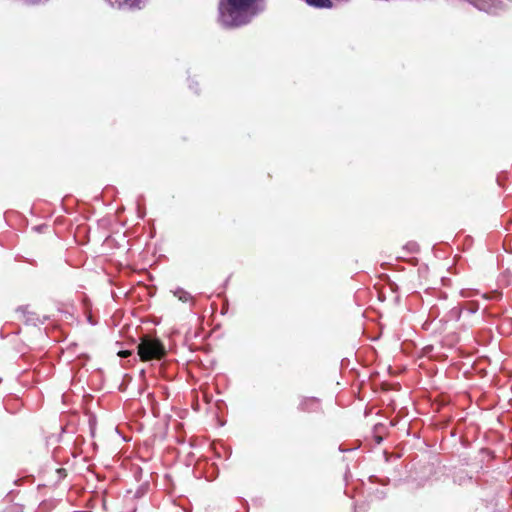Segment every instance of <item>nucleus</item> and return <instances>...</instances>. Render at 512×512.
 Masks as SVG:
<instances>
[{
	"label": "nucleus",
	"instance_id": "6",
	"mask_svg": "<svg viewBox=\"0 0 512 512\" xmlns=\"http://www.w3.org/2000/svg\"><path fill=\"white\" fill-rule=\"evenodd\" d=\"M131 351L129 350H122L120 352H118V355L122 358H126V357H129L131 355Z\"/></svg>",
	"mask_w": 512,
	"mask_h": 512
},
{
	"label": "nucleus",
	"instance_id": "3",
	"mask_svg": "<svg viewBox=\"0 0 512 512\" xmlns=\"http://www.w3.org/2000/svg\"><path fill=\"white\" fill-rule=\"evenodd\" d=\"M320 407V400L316 397H304L298 405L300 411L307 413L317 412Z\"/></svg>",
	"mask_w": 512,
	"mask_h": 512
},
{
	"label": "nucleus",
	"instance_id": "5",
	"mask_svg": "<svg viewBox=\"0 0 512 512\" xmlns=\"http://www.w3.org/2000/svg\"><path fill=\"white\" fill-rule=\"evenodd\" d=\"M307 4L316 8H331L333 3L331 0H305Z\"/></svg>",
	"mask_w": 512,
	"mask_h": 512
},
{
	"label": "nucleus",
	"instance_id": "2",
	"mask_svg": "<svg viewBox=\"0 0 512 512\" xmlns=\"http://www.w3.org/2000/svg\"><path fill=\"white\" fill-rule=\"evenodd\" d=\"M137 352L140 360L143 362L161 360L167 355L163 342L149 335H143L137 346Z\"/></svg>",
	"mask_w": 512,
	"mask_h": 512
},
{
	"label": "nucleus",
	"instance_id": "1",
	"mask_svg": "<svg viewBox=\"0 0 512 512\" xmlns=\"http://www.w3.org/2000/svg\"><path fill=\"white\" fill-rule=\"evenodd\" d=\"M255 0H221L219 12L222 22L231 27L241 26L255 14Z\"/></svg>",
	"mask_w": 512,
	"mask_h": 512
},
{
	"label": "nucleus",
	"instance_id": "7",
	"mask_svg": "<svg viewBox=\"0 0 512 512\" xmlns=\"http://www.w3.org/2000/svg\"><path fill=\"white\" fill-rule=\"evenodd\" d=\"M57 472H58V474H60V477H62V476H63V477H64V476H66V474H65V469H63V468L57 469Z\"/></svg>",
	"mask_w": 512,
	"mask_h": 512
},
{
	"label": "nucleus",
	"instance_id": "8",
	"mask_svg": "<svg viewBox=\"0 0 512 512\" xmlns=\"http://www.w3.org/2000/svg\"><path fill=\"white\" fill-rule=\"evenodd\" d=\"M499 297H500V293H498V292H493V295H492V297H491V298H493V299H498Z\"/></svg>",
	"mask_w": 512,
	"mask_h": 512
},
{
	"label": "nucleus",
	"instance_id": "4",
	"mask_svg": "<svg viewBox=\"0 0 512 512\" xmlns=\"http://www.w3.org/2000/svg\"><path fill=\"white\" fill-rule=\"evenodd\" d=\"M113 7L117 8H140L141 0H107Z\"/></svg>",
	"mask_w": 512,
	"mask_h": 512
}]
</instances>
